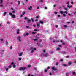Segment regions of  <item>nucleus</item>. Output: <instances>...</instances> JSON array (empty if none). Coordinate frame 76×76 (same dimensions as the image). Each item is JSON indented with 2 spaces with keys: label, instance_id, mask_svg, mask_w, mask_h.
Wrapping results in <instances>:
<instances>
[{
  "label": "nucleus",
  "instance_id": "1",
  "mask_svg": "<svg viewBox=\"0 0 76 76\" xmlns=\"http://www.w3.org/2000/svg\"><path fill=\"white\" fill-rule=\"evenodd\" d=\"M20 38H21V37H20V36H18L17 37V40H18V41L19 42H21V41Z\"/></svg>",
  "mask_w": 76,
  "mask_h": 76
},
{
  "label": "nucleus",
  "instance_id": "2",
  "mask_svg": "<svg viewBox=\"0 0 76 76\" xmlns=\"http://www.w3.org/2000/svg\"><path fill=\"white\" fill-rule=\"evenodd\" d=\"M9 14L12 18H15V15H13L12 13L9 12Z\"/></svg>",
  "mask_w": 76,
  "mask_h": 76
},
{
  "label": "nucleus",
  "instance_id": "3",
  "mask_svg": "<svg viewBox=\"0 0 76 76\" xmlns=\"http://www.w3.org/2000/svg\"><path fill=\"white\" fill-rule=\"evenodd\" d=\"M25 69H27V68L26 67H21V68H20L19 69V70H25Z\"/></svg>",
  "mask_w": 76,
  "mask_h": 76
},
{
  "label": "nucleus",
  "instance_id": "4",
  "mask_svg": "<svg viewBox=\"0 0 76 76\" xmlns=\"http://www.w3.org/2000/svg\"><path fill=\"white\" fill-rule=\"evenodd\" d=\"M52 70H54V71H56V70H57V68L55 66L52 67Z\"/></svg>",
  "mask_w": 76,
  "mask_h": 76
},
{
  "label": "nucleus",
  "instance_id": "5",
  "mask_svg": "<svg viewBox=\"0 0 76 76\" xmlns=\"http://www.w3.org/2000/svg\"><path fill=\"white\" fill-rule=\"evenodd\" d=\"M19 29H17V34H19Z\"/></svg>",
  "mask_w": 76,
  "mask_h": 76
},
{
  "label": "nucleus",
  "instance_id": "6",
  "mask_svg": "<svg viewBox=\"0 0 76 76\" xmlns=\"http://www.w3.org/2000/svg\"><path fill=\"white\" fill-rule=\"evenodd\" d=\"M23 52H22L21 53H19V56H20H20H22V55L23 54Z\"/></svg>",
  "mask_w": 76,
  "mask_h": 76
},
{
  "label": "nucleus",
  "instance_id": "7",
  "mask_svg": "<svg viewBox=\"0 0 76 76\" xmlns=\"http://www.w3.org/2000/svg\"><path fill=\"white\" fill-rule=\"evenodd\" d=\"M32 6H30V7L28 8V9L29 10H32Z\"/></svg>",
  "mask_w": 76,
  "mask_h": 76
},
{
  "label": "nucleus",
  "instance_id": "8",
  "mask_svg": "<svg viewBox=\"0 0 76 76\" xmlns=\"http://www.w3.org/2000/svg\"><path fill=\"white\" fill-rule=\"evenodd\" d=\"M59 42H63V41L61 40L59 41V40H58L56 41V43Z\"/></svg>",
  "mask_w": 76,
  "mask_h": 76
},
{
  "label": "nucleus",
  "instance_id": "9",
  "mask_svg": "<svg viewBox=\"0 0 76 76\" xmlns=\"http://www.w3.org/2000/svg\"><path fill=\"white\" fill-rule=\"evenodd\" d=\"M67 7L68 8H71V7H72V6H70V5H68Z\"/></svg>",
  "mask_w": 76,
  "mask_h": 76
},
{
  "label": "nucleus",
  "instance_id": "10",
  "mask_svg": "<svg viewBox=\"0 0 76 76\" xmlns=\"http://www.w3.org/2000/svg\"><path fill=\"white\" fill-rule=\"evenodd\" d=\"M44 57H47V56H48V54L47 53H46V54H45L44 55Z\"/></svg>",
  "mask_w": 76,
  "mask_h": 76
},
{
  "label": "nucleus",
  "instance_id": "11",
  "mask_svg": "<svg viewBox=\"0 0 76 76\" xmlns=\"http://www.w3.org/2000/svg\"><path fill=\"white\" fill-rule=\"evenodd\" d=\"M60 50V48H57L56 50V51H58V50Z\"/></svg>",
  "mask_w": 76,
  "mask_h": 76
},
{
  "label": "nucleus",
  "instance_id": "12",
  "mask_svg": "<svg viewBox=\"0 0 76 76\" xmlns=\"http://www.w3.org/2000/svg\"><path fill=\"white\" fill-rule=\"evenodd\" d=\"M69 73H66V76H69Z\"/></svg>",
  "mask_w": 76,
  "mask_h": 76
},
{
  "label": "nucleus",
  "instance_id": "13",
  "mask_svg": "<svg viewBox=\"0 0 76 76\" xmlns=\"http://www.w3.org/2000/svg\"><path fill=\"white\" fill-rule=\"evenodd\" d=\"M60 13L61 14H63V11H59Z\"/></svg>",
  "mask_w": 76,
  "mask_h": 76
},
{
  "label": "nucleus",
  "instance_id": "14",
  "mask_svg": "<svg viewBox=\"0 0 76 76\" xmlns=\"http://www.w3.org/2000/svg\"><path fill=\"white\" fill-rule=\"evenodd\" d=\"M62 66H64V67H66V66H67V65L66 64H62Z\"/></svg>",
  "mask_w": 76,
  "mask_h": 76
},
{
  "label": "nucleus",
  "instance_id": "15",
  "mask_svg": "<svg viewBox=\"0 0 76 76\" xmlns=\"http://www.w3.org/2000/svg\"><path fill=\"white\" fill-rule=\"evenodd\" d=\"M6 15V12H5L4 13V14H3V16H5Z\"/></svg>",
  "mask_w": 76,
  "mask_h": 76
},
{
  "label": "nucleus",
  "instance_id": "16",
  "mask_svg": "<svg viewBox=\"0 0 76 76\" xmlns=\"http://www.w3.org/2000/svg\"><path fill=\"white\" fill-rule=\"evenodd\" d=\"M3 0H0V4H2V3H3Z\"/></svg>",
  "mask_w": 76,
  "mask_h": 76
},
{
  "label": "nucleus",
  "instance_id": "17",
  "mask_svg": "<svg viewBox=\"0 0 76 76\" xmlns=\"http://www.w3.org/2000/svg\"><path fill=\"white\" fill-rule=\"evenodd\" d=\"M15 64H14L13 66V68H16V65Z\"/></svg>",
  "mask_w": 76,
  "mask_h": 76
},
{
  "label": "nucleus",
  "instance_id": "18",
  "mask_svg": "<svg viewBox=\"0 0 76 76\" xmlns=\"http://www.w3.org/2000/svg\"><path fill=\"white\" fill-rule=\"evenodd\" d=\"M31 20L30 19H28V20H27V22H28V23H29V22H31Z\"/></svg>",
  "mask_w": 76,
  "mask_h": 76
},
{
  "label": "nucleus",
  "instance_id": "19",
  "mask_svg": "<svg viewBox=\"0 0 76 76\" xmlns=\"http://www.w3.org/2000/svg\"><path fill=\"white\" fill-rule=\"evenodd\" d=\"M40 23H41V24H43V23H44V22H43V21H40Z\"/></svg>",
  "mask_w": 76,
  "mask_h": 76
},
{
  "label": "nucleus",
  "instance_id": "20",
  "mask_svg": "<svg viewBox=\"0 0 76 76\" xmlns=\"http://www.w3.org/2000/svg\"><path fill=\"white\" fill-rule=\"evenodd\" d=\"M22 14H23V15H25V12L23 11V12Z\"/></svg>",
  "mask_w": 76,
  "mask_h": 76
},
{
  "label": "nucleus",
  "instance_id": "21",
  "mask_svg": "<svg viewBox=\"0 0 76 76\" xmlns=\"http://www.w3.org/2000/svg\"><path fill=\"white\" fill-rule=\"evenodd\" d=\"M68 64L69 65H71V64H72V63L70 62H68Z\"/></svg>",
  "mask_w": 76,
  "mask_h": 76
},
{
  "label": "nucleus",
  "instance_id": "22",
  "mask_svg": "<svg viewBox=\"0 0 76 76\" xmlns=\"http://www.w3.org/2000/svg\"><path fill=\"white\" fill-rule=\"evenodd\" d=\"M15 64V63H14L13 62H12L11 64V65H13L14 64Z\"/></svg>",
  "mask_w": 76,
  "mask_h": 76
},
{
  "label": "nucleus",
  "instance_id": "23",
  "mask_svg": "<svg viewBox=\"0 0 76 76\" xmlns=\"http://www.w3.org/2000/svg\"><path fill=\"white\" fill-rule=\"evenodd\" d=\"M56 66H57L58 65V62H56Z\"/></svg>",
  "mask_w": 76,
  "mask_h": 76
},
{
  "label": "nucleus",
  "instance_id": "24",
  "mask_svg": "<svg viewBox=\"0 0 76 76\" xmlns=\"http://www.w3.org/2000/svg\"><path fill=\"white\" fill-rule=\"evenodd\" d=\"M7 23L8 25H10V22H7Z\"/></svg>",
  "mask_w": 76,
  "mask_h": 76
},
{
  "label": "nucleus",
  "instance_id": "25",
  "mask_svg": "<svg viewBox=\"0 0 76 76\" xmlns=\"http://www.w3.org/2000/svg\"><path fill=\"white\" fill-rule=\"evenodd\" d=\"M33 49H34V48L33 47L30 48V50H33Z\"/></svg>",
  "mask_w": 76,
  "mask_h": 76
},
{
  "label": "nucleus",
  "instance_id": "26",
  "mask_svg": "<svg viewBox=\"0 0 76 76\" xmlns=\"http://www.w3.org/2000/svg\"><path fill=\"white\" fill-rule=\"evenodd\" d=\"M6 45H8V42H7V41H6Z\"/></svg>",
  "mask_w": 76,
  "mask_h": 76
},
{
  "label": "nucleus",
  "instance_id": "27",
  "mask_svg": "<svg viewBox=\"0 0 76 76\" xmlns=\"http://www.w3.org/2000/svg\"><path fill=\"white\" fill-rule=\"evenodd\" d=\"M6 71H8L9 70V68H6L5 69Z\"/></svg>",
  "mask_w": 76,
  "mask_h": 76
},
{
  "label": "nucleus",
  "instance_id": "28",
  "mask_svg": "<svg viewBox=\"0 0 76 76\" xmlns=\"http://www.w3.org/2000/svg\"><path fill=\"white\" fill-rule=\"evenodd\" d=\"M55 27L57 28L58 27V25H55Z\"/></svg>",
  "mask_w": 76,
  "mask_h": 76
},
{
  "label": "nucleus",
  "instance_id": "29",
  "mask_svg": "<svg viewBox=\"0 0 76 76\" xmlns=\"http://www.w3.org/2000/svg\"><path fill=\"white\" fill-rule=\"evenodd\" d=\"M31 67V65H28V67Z\"/></svg>",
  "mask_w": 76,
  "mask_h": 76
},
{
  "label": "nucleus",
  "instance_id": "30",
  "mask_svg": "<svg viewBox=\"0 0 76 76\" xmlns=\"http://www.w3.org/2000/svg\"><path fill=\"white\" fill-rule=\"evenodd\" d=\"M34 31H39V30H37V29H34Z\"/></svg>",
  "mask_w": 76,
  "mask_h": 76
},
{
  "label": "nucleus",
  "instance_id": "31",
  "mask_svg": "<svg viewBox=\"0 0 76 76\" xmlns=\"http://www.w3.org/2000/svg\"><path fill=\"white\" fill-rule=\"evenodd\" d=\"M53 42V43H56V41H55L54 40H53L52 41Z\"/></svg>",
  "mask_w": 76,
  "mask_h": 76
},
{
  "label": "nucleus",
  "instance_id": "32",
  "mask_svg": "<svg viewBox=\"0 0 76 76\" xmlns=\"http://www.w3.org/2000/svg\"><path fill=\"white\" fill-rule=\"evenodd\" d=\"M0 40L1 41H3V39H0Z\"/></svg>",
  "mask_w": 76,
  "mask_h": 76
},
{
  "label": "nucleus",
  "instance_id": "33",
  "mask_svg": "<svg viewBox=\"0 0 76 76\" xmlns=\"http://www.w3.org/2000/svg\"><path fill=\"white\" fill-rule=\"evenodd\" d=\"M64 28H67V26H66V25H65L64 26Z\"/></svg>",
  "mask_w": 76,
  "mask_h": 76
},
{
  "label": "nucleus",
  "instance_id": "34",
  "mask_svg": "<svg viewBox=\"0 0 76 76\" xmlns=\"http://www.w3.org/2000/svg\"><path fill=\"white\" fill-rule=\"evenodd\" d=\"M42 1H43L42 0H39V2H41V3H42Z\"/></svg>",
  "mask_w": 76,
  "mask_h": 76
},
{
  "label": "nucleus",
  "instance_id": "35",
  "mask_svg": "<svg viewBox=\"0 0 76 76\" xmlns=\"http://www.w3.org/2000/svg\"><path fill=\"white\" fill-rule=\"evenodd\" d=\"M39 18V16L38 15L36 16V19H38Z\"/></svg>",
  "mask_w": 76,
  "mask_h": 76
},
{
  "label": "nucleus",
  "instance_id": "36",
  "mask_svg": "<svg viewBox=\"0 0 76 76\" xmlns=\"http://www.w3.org/2000/svg\"><path fill=\"white\" fill-rule=\"evenodd\" d=\"M18 60H22V58H18Z\"/></svg>",
  "mask_w": 76,
  "mask_h": 76
},
{
  "label": "nucleus",
  "instance_id": "37",
  "mask_svg": "<svg viewBox=\"0 0 76 76\" xmlns=\"http://www.w3.org/2000/svg\"><path fill=\"white\" fill-rule=\"evenodd\" d=\"M63 16H64V17H65L66 16V15L65 14H63Z\"/></svg>",
  "mask_w": 76,
  "mask_h": 76
},
{
  "label": "nucleus",
  "instance_id": "38",
  "mask_svg": "<svg viewBox=\"0 0 76 76\" xmlns=\"http://www.w3.org/2000/svg\"><path fill=\"white\" fill-rule=\"evenodd\" d=\"M69 3H70L69 2H67L66 3V4H69Z\"/></svg>",
  "mask_w": 76,
  "mask_h": 76
},
{
  "label": "nucleus",
  "instance_id": "39",
  "mask_svg": "<svg viewBox=\"0 0 76 76\" xmlns=\"http://www.w3.org/2000/svg\"><path fill=\"white\" fill-rule=\"evenodd\" d=\"M12 12L13 13H15V10L13 11H12Z\"/></svg>",
  "mask_w": 76,
  "mask_h": 76
},
{
  "label": "nucleus",
  "instance_id": "40",
  "mask_svg": "<svg viewBox=\"0 0 76 76\" xmlns=\"http://www.w3.org/2000/svg\"><path fill=\"white\" fill-rule=\"evenodd\" d=\"M18 4H20V1H18Z\"/></svg>",
  "mask_w": 76,
  "mask_h": 76
},
{
  "label": "nucleus",
  "instance_id": "41",
  "mask_svg": "<svg viewBox=\"0 0 76 76\" xmlns=\"http://www.w3.org/2000/svg\"><path fill=\"white\" fill-rule=\"evenodd\" d=\"M72 73L73 75H75V72H73Z\"/></svg>",
  "mask_w": 76,
  "mask_h": 76
},
{
  "label": "nucleus",
  "instance_id": "42",
  "mask_svg": "<svg viewBox=\"0 0 76 76\" xmlns=\"http://www.w3.org/2000/svg\"><path fill=\"white\" fill-rule=\"evenodd\" d=\"M64 13L66 14H67V11H64Z\"/></svg>",
  "mask_w": 76,
  "mask_h": 76
},
{
  "label": "nucleus",
  "instance_id": "43",
  "mask_svg": "<svg viewBox=\"0 0 76 76\" xmlns=\"http://www.w3.org/2000/svg\"><path fill=\"white\" fill-rule=\"evenodd\" d=\"M24 19H25V20H26V19H27V18L26 17H25Z\"/></svg>",
  "mask_w": 76,
  "mask_h": 76
},
{
  "label": "nucleus",
  "instance_id": "44",
  "mask_svg": "<svg viewBox=\"0 0 76 76\" xmlns=\"http://www.w3.org/2000/svg\"><path fill=\"white\" fill-rule=\"evenodd\" d=\"M12 67V66L11 65H10L8 66V68H11Z\"/></svg>",
  "mask_w": 76,
  "mask_h": 76
},
{
  "label": "nucleus",
  "instance_id": "45",
  "mask_svg": "<svg viewBox=\"0 0 76 76\" xmlns=\"http://www.w3.org/2000/svg\"><path fill=\"white\" fill-rule=\"evenodd\" d=\"M64 10H66V11H67V9L66 8H64Z\"/></svg>",
  "mask_w": 76,
  "mask_h": 76
},
{
  "label": "nucleus",
  "instance_id": "46",
  "mask_svg": "<svg viewBox=\"0 0 76 76\" xmlns=\"http://www.w3.org/2000/svg\"><path fill=\"white\" fill-rule=\"evenodd\" d=\"M34 50H32L31 51V53H34Z\"/></svg>",
  "mask_w": 76,
  "mask_h": 76
},
{
  "label": "nucleus",
  "instance_id": "47",
  "mask_svg": "<svg viewBox=\"0 0 76 76\" xmlns=\"http://www.w3.org/2000/svg\"><path fill=\"white\" fill-rule=\"evenodd\" d=\"M37 9H39V6H37Z\"/></svg>",
  "mask_w": 76,
  "mask_h": 76
},
{
  "label": "nucleus",
  "instance_id": "48",
  "mask_svg": "<svg viewBox=\"0 0 76 76\" xmlns=\"http://www.w3.org/2000/svg\"><path fill=\"white\" fill-rule=\"evenodd\" d=\"M39 26V23H37V26Z\"/></svg>",
  "mask_w": 76,
  "mask_h": 76
},
{
  "label": "nucleus",
  "instance_id": "49",
  "mask_svg": "<svg viewBox=\"0 0 76 76\" xmlns=\"http://www.w3.org/2000/svg\"><path fill=\"white\" fill-rule=\"evenodd\" d=\"M34 49V51L36 50H37V49L36 48H33Z\"/></svg>",
  "mask_w": 76,
  "mask_h": 76
},
{
  "label": "nucleus",
  "instance_id": "50",
  "mask_svg": "<svg viewBox=\"0 0 76 76\" xmlns=\"http://www.w3.org/2000/svg\"><path fill=\"white\" fill-rule=\"evenodd\" d=\"M31 20L33 22H34V20H33V19L32 18H31Z\"/></svg>",
  "mask_w": 76,
  "mask_h": 76
},
{
  "label": "nucleus",
  "instance_id": "51",
  "mask_svg": "<svg viewBox=\"0 0 76 76\" xmlns=\"http://www.w3.org/2000/svg\"><path fill=\"white\" fill-rule=\"evenodd\" d=\"M26 35L27 36L29 35V33H27L26 34Z\"/></svg>",
  "mask_w": 76,
  "mask_h": 76
},
{
  "label": "nucleus",
  "instance_id": "52",
  "mask_svg": "<svg viewBox=\"0 0 76 76\" xmlns=\"http://www.w3.org/2000/svg\"><path fill=\"white\" fill-rule=\"evenodd\" d=\"M63 61V60L62 59L60 60V61Z\"/></svg>",
  "mask_w": 76,
  "mask_h": 76
},
{
  "label": "nucleus",
  "instance_id": "53",
  "mask_svg": "<svg viewBox=\"0 0 76 76\" xmlns=\"http://www.w3.org/2000/svg\"><path fill=\"white\" fill-rule=\"evenodd\" d=\"M23 36H26V34H25V33L24 34H23Z\"/></svg>",
  "mask_w": 76,
  "mask_h": 76
},
{
  "label": "nucleus",
  "instance_id": "54",
  "mask_svg": "<svg viewBox=\"0 0 76 76\" xmlns=\"http://www.w3.org/2000/svg\"><path fill=\"white\" fill-rule=\"evenodd\" d=\"M35 34V32H33L32 33V34Z\"/></svg>",
  "mask_w": 76,
  "mask_h": 76
},
{
  "label": "nucleus",
  "instance_id": "55",
  "mask_svg": "<svg viewBox=\"0 0 76 76\" xmlns=\"http://www.w3.org/2000/svg\"><path fill=\"white\" fill-rule=\"evenodd\" d=\"M37 39H33V40H34V41H37Z\"/></svg>",
  "mask_w": 76,
  "mask_h": 76
},
{
  "label": "nucleus",
  "instance_id": "56",
  "mask_svg": "<svg viewBox=\"0 0 76 76\" xmlns=\"http://www.w3.org/2000/svg\"><path fill=\"white\" fill-rule=\"evenodd\" d=\"M10 49H12V47L11 46L10 48Z\"/></svg>",
  "mask_w": 76,
  "mask_h": 76
},
{
  "label": "nucleus",
  "instance_id": "57",
  "mask_svg": "<svg viewBox=\"0 0 76 76\" xmlns=\"http://www.w3.org/2000/svg\"><path fill=\"white\" fill-rule=\"evenodd\" d=\"M44 9H47V7H46L44 8Z\"/></svg>",
  "mask_w": 76,
  "mask_h": 76
},
{
  "label": "nucleus",
  "instance_id": "58",
  "mask_svg": "<svg viewBox=\"0 0 76 76\" xmlns=\"http://www.w3.org/2000/svg\"><path fill=\"white\" fill-rule=\"evenodd\" d=\"M38 19H36L35 20V22H37V21H38Z\"/></svg>",
  "mask_w": 76,
  "mask_h": 76
},
{
  "label": "nucleus",
  "instance_id": "59",
  "mask_svg": "<svg viewBox=\"0 0 76 76\" xmlns=\"http://www.w3.org/2000/svg\"><path fill=\"white\" fill-rule=\"evenodd\" d=\"M26 28H29V26H26Z\"/></svg>",
  "mask_w": 76,
  "mask_h": 76
},
{
  "label": "nucleus",
  "instance_id": "60",
  "mask_svg": "<svg viewBox=\"0 0 76 76\" xmlns=\"http://www.w3.org/2000/svg\"><path fill=\"white\" fill-rule=\"evenodd\" d=\"M50 69V67H48L47 68V70H49V69Z\"/></svg>",
  "mask_w": 76,
  "mask_h": 76
},
{
  "label": "nucleus",
  "instance_id": "61",
  "mask_svg": "<svg viewBox=\"0 0 76 76\" xmlns=\"http://www.w3.org/2000/svg\"><path fill=\"white\" fill-rule=\"evenodd\" d=\"M11 10H14L13 8H11Z\"/></svg>",
  "mask_w": 76,
  "mask_h": 76
},
{
  "label": "nucleus",
  "instance_id": "62",
  "mask_svg": "<svg viewBox=\"0 0 76 76\" xmlns=\"http://www.w3.org/2000/svg\"><path fill=\"white\" fill-rule=\"evenodd\" d=\"M22 16H23V15H21L20 16V17L21 18H22Z\"/></svg>",
  "mask_w": 76,
  "mask_h": 76
},
{
  "label": "nucleus",
  "instance_id": "63",
  "mask_svg": "<svg viewBox=\"0 0 76 76\" xmlns=\"http://www.w3.org/2000/svg\"><path fill=\"white\" fill-rule=\"evenodd\" d=\"M57 12H54L55 14H57Z\"/></svg>",
  "mask_w": 76,
  "mask_h": 76
},
{
  "label": "nucleus",
  "instance_id": "64",
  "mask_svg": "<svg viewBox=\"0 0 76 76\" xmlns=\"http://www.w3.org/2000/svg\"><path fill=\"white\" fill-rule=\"evenodd\" d=\"M66 23H70L69 22H66Z\"/></svg>",
  "mask_w": 76,
  "mask_h": 76
}]
</instances>
